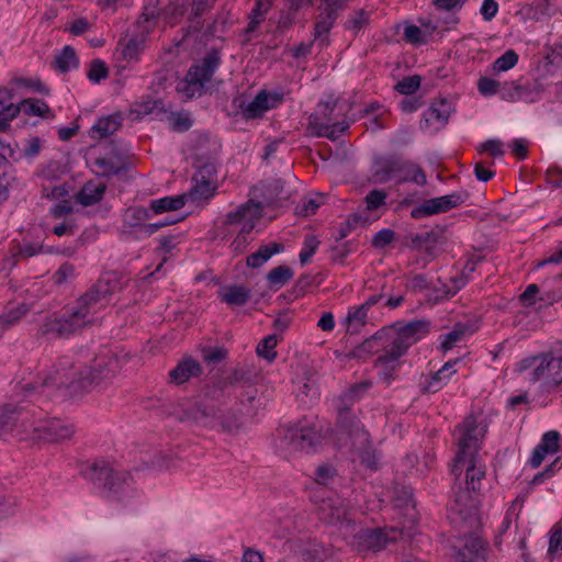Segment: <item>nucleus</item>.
Returning a JSON list of instances; mask_svg holds the SVG:
<instances>
[{
  "label": "nucleus",
  "mask_w": 562,
  "mask_h": 562,
  "mask_svg": "<svg viewBox=\"0 0 562 562\" xmlns=\"http://www.w3.org/2000/svg\"><path fill=\"white\" fill-rule=\"evenodd\" d=\"M119 362L112 358H100L93 367L75 369L72 361L64 357L41 382L26 383L21 390L33 403L42 404V400L52 398L60 387L82 393L105 385L115 376Z\"/></svg>",
  "instance_id": "obj_1"
},
{
  "label": "nucleus",
  "mask_w": 562,
  "mask_h": 562,
  "mask_svg": "<svg viewBox=\"0 0 562 562\" xmlns=\"http://www.w3.org/2000/svg\"><path fill=\"white\" fill-rule=\"evenodd\" d=\"M117 288V282L110 279L98 280L77 301L69 313L45 317L38 328L44 337H66L77 333L93 322L94 315L110 303L111 296Z\"/></svg>",
  "instance_id": "obj_2"
},
{
  "label": "nucleus",
  "mask_w": 562,
  "mask_h": 562,
  "mask_svg": "<svg viewBox=\"0 0 562 562\" xmlns=\"http://www.w3.org/2000/svg\"><path fill=\"white\" fill-rule=\"evenodd\" d=\"M430 323L426 319H417L392 329H383L384 338H381L382 353L376 358L374 366L379 370L380 379L390 384L395 379V372L400 367V358L429 333Z\"/></svg>",
  "instance_id": "obj_3"
},
{
  "label": "nucleus",
  "mask_w": 562,
  "mask_h": 562,
  "mask_svg": "<svg viewBox=\"0 0 562 562\" xmlns=\"http://www.w3.org/2000/svg\"><path fill=\"white\" fill-rule=\"evenodd\" d=\"M371 386L369 382L356 383L345 391L337 405L338 417L336 423L337 437L344 445H349L356 451L367 450L370 446V435L364 430L361 422L351 414L349 406L361 398Z\"/></svg>",
  "instance_id": "obj_4"
},
{
  "label": "nucleus",
  "mask_w": 562,
  "mask_h": 562,
  "mask_svg": "<svg viewBox=\"0 0 562 562\" xmlns=\"http://www.w3.org/2000/svg\"><path fill=\"white\" fill-rule=\"evenodd\" d=\"M211 392L206 391L203 395H198L189 400H184L177 407L173 414L181 423L193 426L222 428L232 431L237 427L234 415L225 414L218 409L212 402Z\"/></svg>",
  "instance_id": "obj_5"
},
{
  "label": "nucleus",
  "mask_w": 562,
  "mask_h": 562,
  "mask_svg": "<svg viewBox=\"0 0 562 562\" xmlns=\"http://www.w3.org/2000/svg\"><path fill=\"white\" fill-rule=\"evenodd\" d=\"M90 479L106 498L119 503H127L137 495L132 474L114 469L110 462L98 460L91 467Z\"/></svg>",
  "instance_id": "obj_6"
},
{
  "label": "nucleus",
  "mask_w": 562,
  "mask_h": 562,
  "mask_svg": "<svg viewBox=\"0 0 562 562\" xmlns=\"http://www.w3.org/2000/svg\"><path fill=\"white\" fill-rule=\"evenodd\" d=\"M515 371L530 383H541L546 392H552V387L562 383V360L557 357V350L524 358L517 362Z\"/></svg>",
  "instance_id": "obj_7"
},
{
  "label": "nucleus",
  "mask_w": 562,
  "mask_h": 562,
  "mask_svg": "<svg viewBox=\"0 0 562 562\" xmlns=\"http://www.w3.org/2000/svg\"><path fill=\"white\" fill-rule=\"evenodd\" d=\"M341 110L342 106L338 104L337 100L321 101L315 113L308 117V133L336 140L341 133L349 128L348 122L339 121V117L344 116V113H340Z\"/></svg>",
  "instance_id": "obj_8"
},
{
  "label": "nucleus",
  "mask_w": 562,
  "mask_h": 562,
  "mask_svg": "<svg viewBox=\"0 0 562 562\" xmlns=\"http://www.w3.org/2000/svg\"><path fill=\"white\" fill-rule=\"evenodd\" d=\"M373 177L376 182L384 183L396 179L398 183L414 182L425 186L427 178L423 169L413 161L400 157H382L375 160Z\"/></svg>",
  "instance_id": "obj_9"
},
{
  "label": "nucleus",
  "mask_w": 562,
  "mask_h": 562,
  "mask_svg": "<svg viewBox=\"0 0 562 562\" xmlns=\"http://www.w3.org/2000/svg\"><path fill=\"white\" fill-rule=\"evenodd\" d=\"M220 63L221 58L216 52L207 54L198 64L190 67L186 78L178 83L177 91L187 99L201 95L205 85L211 81L220 66Z\"/></svg>",
  "instance_id": "obj_10"
},
{
  "label": "nucleus",
  "mask_w": 562,
  "mask_h": 562,
  "mask_svg": "<svg viewBox=\"0 0 562 562\" xmlns=\"http://www.w3.org/2000/svg\"><path fill=\"white\" fill-rule=\"evenodd\" d=\"M321 432L306 420L279 430L280 448L288 452H310L321 442Z\"/></svg>",
  "instance_id": "obj_11"
},
{
  "label": "nucleus",
  "mask_w": 562,
  "mask_h": 562,
  "mask_svg": "<svg viewBox=\"0 0 562 562\" xmlns=\"http://www.w3.org/2000/svg\"><path fill=\"white\" fill-rule=\"evenodd\" d=\"M458 451L454 459L460 463L464 458L477 457L481 440L484 437L485 429L480 427L474 416H468L463 423L457 427Z\"/></svg>",
  "instance_id": "obj_12"
},
{
  "label": "nucleus",
  "mask_w": 562,
  "mask_h": 562,
  "mask_svg": "<svg viewBox=\"0 0 562 562\" xmlns=\"http://www.w3.org/2000/svg\"><path fill=\"white\" fill-rule=\"evenodd\" d=\"M469 198L467 191H457L447 195L425 200L411 211V216L415 220L447 213L450 210L463 204Z\"/></svg>",
  "instance_id": "obj_13"
},
{
  "label": "nucleus",
  "mask_w": 562,
  "mask_h": 562,
  "mask_svg": "<svg viewBox=\"0 0 562 562\" xmlns=\"http://www.w3.org/2000/svg\"><path fill=\"white\" fill-rule=\"evenodd\" d=\"M282 101L283 97L281 93L261 90L251 101L246 102L239 98L234 100V104L238 108L241 116L249 121L261 117L267 111L281 104Z\"/></svg>",
  "instance_id": "obj_14"
},
{
  "label": "nucleus",
  "mask_w": 562,
  "mask_h": 562,
  "mask_svg": "<svg viewBox=\"0 0 562 562\" xmlns=\"http://www.w3.org/2000/svg\"><path fill=\"white\" fill-rule=\"evenodd\" d=\"M348 0H322L319 14L314 27V41L319 46L328 45V33L333 29L338 14L347 5Z\"/></svg>",
  "instance_id": "obj_15"
},
{
  "label": "nucleus",
  "mask_w": 562,
  "mask_h": 562,
  "mask_svg": "<svg viewBox=\"0 0 562 562\" xmlns=\"http://www.w3.org/2000/svg\"><path fill=\"white\" fill-rule=\"evenodd\" d=\"M319 519L327 525H339L345 529L344 536L348 537L356 530L353 520L349 517V506L341 498H328L319 507Z\"/></svg>",
  "instance_id": "obj_16"
},
{
  "label": "nucleus",
  "mask_w": 562,
  "mask_h": 562,
  "mask_svg": "<svg viewBox=\"0 0 562 562\" xmlns=\"http://www.w3.org/2000/svg\"><path fill=\"white\" fill-rule=\"evenodd\" d=\"M193 186L187 195L192 201L209 200L217 189V169L213 162L204 164L192 178Z\"/></svg>",
  "instance_id": "obj_17"
},
{
  "label": "nucleus",
  "mask_w": 562,
  "mask_h": 562,
  "mask_svg": "<svg viewBox=\"0 0 562 562\" xmlns=\"http://www.w3.org/2000/svg\"><path fill=\"white\" fill-rule=\"evenodd\" d=\"M33 439L44 442H59L70 438L75 429L71 424L57 418H46L32 425Z\"/></svg>",
  "instance_id": "obj_18"
},
{
  "label": "nucleus",
  "mask_w": 562,
  "mask_h": 562,
  "mask_svg": "<svg viewBox=\"0 0 562 562\" xmlns=\"http://www.w3.org/2000/svg\"><path fill=\"white\" fill-rule=\"evenodd\" d=\"M403 536V530L397 527L390 529H361L355 533V544L358 550H381L390 541H395Z\"/></svg>",
  "instance_id": "obj_19"
},
{
  "label": "nucleus",
  "mask_w": 562,
  "mask_h": 562,
  "mask_svg": "<svg viewBox=\"0 0 562 562\" xmlns=\"http://www.w3.org/2000/svg\"><path fill=\"white\" fill-rule=\"evenodd\" d=\"M261 203L248 201L228 212L224 220L226 226H238L241 232H252L261 216Z\"/></svg>",
  "instance_id": "obj_20"
},
{
  "label": "nucleus",
  "mask_w": 562,
  "mask_h": 562,
  "mask_svg": "<svg viewBox=\"0 0 562 562\" xmlns=\"http://www.w3.org/2000/svg\"><path fill=\"white\" fill-rule=\"evenodd\" d=\"M465 471V485L468 490L477 492L481 486V481L485 476V469L480 464L477 457L464 458L460 463L454 459L451 472L456 476H460Z\"/></svg>",
  "instance_id": "obj_21"
},
{
  "label": "nucleus",
  "mask_w": 562,
  "mask_h": 562,
  "mask_svg": "<svg viewBox=\"0 0 562 562\" xmlns=\"http://www.w3.org/2000/svg\"><path fill=\"white\" fill-rule=\"evenodd\" d=\"M486 554V542L477 535H470L464 538L462 549L458 552L460 562H484Z\"/></svg>",
  "instance_id": "obj_22"
},
{
  "label": "nucleus",
  "mask_w": 562,
  "mask_h": 562,
  "mask_svg": "<svg viewBox=\"0 0 562 562\" xmlns=\"http://www.w3.org/2000/svg\"><path fill=\"white\" fill-rule=\"evenodd\" d=\"M560 435L551 430L546 432L539 445L533 449L529 463L532 468H538L548 454H553L559 450Z\"/></svg>",
  "instance_id": "obj_23"
},
{
  "label": "nucleus",
  "mask_w": 562,
  "mask_h": 562,
  "mask_svg": "<svg viewBox=\"0 0 562 562\" xmlns=\"http://www.w3.org/2000/svg\"><path fill=\"white\" fill-rule=\"evenodd\" d=\"M202 373L201 364L191 357H187L178 362L176 368L169 372L170 382L180 385L192 376H199Z\"/></svg>",
  "instance_id": "obj_24"
},
{
  "label": "nucleus",
  "mask_w": 562,
  "mask_h": 562,
  "mask_svg": "<svg viewBox=\"0 0 562 562\" xmlns=\"http://www.w3.org/2000/svg\"><path fill=\"white\" fill-rule=\"evenodd\" d=\"M105 190V183L88 181L76 194V202H78L82 206L95 205L103 199Z\"/></svg>",
  "instance_id": "obj_25"
},
{
  "label": "nucleus",
  "mask_w": 562,
  "mask_h": 562,
  "mask_svg": "<svg viewBox=\"0 0 562 562\" xmlns=\"http://www.w3.org/2000/svg\"><path fill=\"white\" fill-rule=\"evenodd\" d=\"M451 108L446 100H439L431 103V105L424 113V121L422 127H428L431 124L445 125L450 116Z\"/></svg>",
  "instance_id": "obj_26"
},
{
  "label": "nucleus",
  "mask_w": 562,
  "mask_h": 562,
  "mask_svg": "<svg viewBox=\"0 0 562 562\" xmlns=\"http://www.w3.org/2000/svg\"><path fill=\"white\" fill-rule=\"evenodd\" d=\"M458 360L446 362L441 369L434 373L430 379L424 384L423 390L428 393H436L446 385L451 376L456 373L453 370Z\"/></svg>",
  "instance_id": "obj_27"
},
{
  "label": "nucleus",
  "mask_w": 562,
  "mask_h": 562,
  "mask_svg": "<svg viewBox=\"0 0 562 562\" xmlns=\"http://www.w3.org/2000/svg\"><path fill=\"white\" fill-rule=\"evenodd\" d=\"M475 329L470 323H457L449 333L441 336V349L443 351L452 349L465 337L471 336Z\"/></svg>",
  "instance_id": "obj_28"
},
{
  "label": "nucleus",
  "mask_w": 562,
  "mask_h": 562,
  "mask_svg": "<svg viewBox=\"0 0 562 562\" xmlns=\"http://www.w3.org/2000/svg\"><path fill=\"white\" fill-rule=\"evenodd\" d=\"M284 250V246L280 243H270L261 246L257 251L249 255L246 259V265L249 268H260L263 266L273 255L280 254Z\"/></svg>",
  "instance_id": "obj_29"
},
{
  "label": "nucleus",
  "mask_w": 562,
  "mask_h": 562,
  "mask_svg": "<svg viewBox=\"0 0 562 562\" xmlns=\"http://www.w3.org/2000/svg\"><path fill=\"white\" fill-rule=\"evenodd\" d=\"M97 173L110 178L117 176L127 169V164L124 159L119 157H100L94 160Z\"/></svg>",
  "instance_id": "obj_30"
},
{
  "label": "nucleus",
  "mask_w": 562,
  "mask_h": 562,
  "mask_svg": "<svg viewBox=\"0 0 562 562\" xmlns=\"http://www.w3.org/2000/svg\"><path fill=\"white\" fill-rule=\"evenodd\" d=\"M13 90L9 88H0V122L9 124L20 112V103L13 102Z\"/></svg>",
  "instance_id": "obj_31"
},
{
  "label": "nucleus",
  "mask_w": 562,
  "mask_h": 562,
  "mask_svg": "<svg viewBox=\"0 0 562 562\" xmlns=\"http://www.w3.org/2000/svg\"><path fill=\"white\" fill-rule=\"evenodd\" d=\"M23 409V407L12 403L0 407V435L13 429L20 419Z\"/></svg>",
  "instance_id": "obj_32"
},
{
  "label": "nucleus",
  "mask_w": 562,
  "mask_h": 562,
  "mask_svg": "<svg viewBox=\"0 0 562 562\" xmlns=\"http://www.w3.org/2000/svg\"><path fill=\"white\" fill-rule=\"evenodd\" d=\"M160 0H145L144 11L136 22L137 27L143 26L144 33H149L159 15Z\"/></svg>",
  "instance_id": "obj_33"
},
{
  "label": "nucleus",
  "mask_w": 562,
  "mask_h": 562,
  "mask_svg": "<svg viewBox=\"0 0 562 562\" xmlns=\"http://www.w3.org/2000/svg\"><path fill=\"white\" fill-rule=\"evenodd\" d=\"M475 493L476 492H472V490H468L467 487L464 490L460 487L459 491L456 492L452 510L461 515L471 514L476 507Z\"/></svg>",
  "instance_id": "obj_34"
},
{
  "label": "nucleus",
  "mask_w": 562,
  "mask_h": 562,
  "mask_svg": "<svg viewBox=\"0 0 562 562\" xmlns=\"http://www.w3.org/2000/svg\"><path fill=\"white\" fill-rule=\"evenodd\" d=\"M187 195L165 196L161 199L153 200L150 202V210L155 214H160L168 211H178L186 204Z\"/></svg>",
  "instance_id": "obj_35"
},
{
  "label": "nucleus",
  "mask_w": 562,
  "mask_h": 562,
  "mask_svg": "<svg viewBox=\"0 0 562 562\" xmlns=\"http://www.w3.org/2000/svg\"><path fill=\"white\" fill-rule=\"evenodd\" d=\"M385 333L379 330L372 337L366 339L362 344L357 346L351 352L350 357L352 358H362L364 356L372 355L374 352L382 351L381 348V338H384Z\"/></svg>",
  "instance_id": "obj_36"
},
{
  "label": "nucleus",
  "mask_w": 562,
  "mask_h": 562,
  "mask_svg": "<svg viewBox=\"0 0 562 562\" xmlns=\"http://www.w3.org/2000/svg\"><path fill=\"white\" fill-rule=\"evenodd\" d=\"M368 310L361 304L349 308L348 314L345 318L347 331L356 334L367 323Z\"/></svg>",
  "instance_id": "obj_37"
},
{
  "label": "nucleus",
  "mask_w": 562,
  "mask_h": 562,
  "mask_svg": "<svg viewBox=\"0 0 562 562\" xmlns=\"http://www.w3.org/2000/svg\"><path fill=\"white\" fill-rule=\"evenodd\" d=\"M121 124L122 117L120 114L110 115L98 120V122L92 126V132L98 134L99 138H103L116 132Z\"/></svg>",
  "instance_id": "obj_38"
},
{
  "label": "nucleus",
  "mask_w": 562,
  "mask_h": 562,
  "mask_svg": "<svg viewBox=\"0 0 562 562\" xmlns=\"http://www.w3.org/2000/svg\"><path fill=\"white\" fill-rule=\"evenodd\" d=\"M137 29L139 30L138 34L130 38L122 47L121 54L126 60L137 59L144 47L145 36L147 33L143 32V26Z\"/></svg>",
  "instance_id": "obj_39"
},
{
  "label": "nucleus",
  "mask_w": 562,
  "mask_h": 562,
  "mask_svg": "<svg viewBox=\"0 0 562 562\" xmlns=\"http://www.w3.org/2000/svg\"><path fill=\"white\" fill-rule=\"evenodd\" d=\"M78 64L77 54L71 46H65L54 59V67L63 74L77 68Z\"/></svg>",
  "instance_id": "obj_40"
},
{
  "label": "nucleus",
  "mask_w": 562,
  "mask_h": 562,
  "mask_svg": "<svg viewBox=\"0 0 562 562\" xmlns=\"http://www.w3.org/2000/svg\"><path fill=\"white\" fill-rule=\"evenodd\" d=\"M149 218V212L145 207L142 206H132L128 207L123 215L124 226L127 227H138L140 233H143V226L146 220Z\"/></svg>",
  "instance_id": "obj_41"
},
{
  "label": "nucleus",
  "mask_w": 562,
  "mask_h": 562,
  "mask_svg": "<svg viewBox=\"0 0 562 562\" xmlns=\"http://www.w3.org/2000/svg\"><path fill=\"white\" fill-rule=\"evenodd\" d=\"M438 238L439 235L435 231L411 234L406 238V245L412 249L419 250L424 247H431L438 241Z\"/></svg>",
  "instance_id": "obj_42"
},
{
  "label": "nucleus",
  "mask_w": 562,
  "mask_h": 562,
  "mask_svg": "<svg viewBox=\"0 0 562 562\" xmlns=\"http://www.w3.org/2000/svg\"><path fill=\"white\" fill-rule=\"evenodd\" d=\"M21 111L27 115L49 117L54 116L48 104L40 99H24L20 102Z\"/></svg>",
  "instance_id": "obj_43"
},
{
  "label": "nucleus",
  "mask_w": 562,
  "mask_h": 562,
  "mask_svg": "<svg viewBox=\"0 0 562 562\" xmlns=\"http://www.w3.org/2000/svg\"><path fill=\"white\" fill-rule=\"evenodd\" d=\"M293 278V270L288 266H279L267 274V281L271 289L279 290Z\"/></svg>",
  "instance_id": "obj_44"
},
{
  "label": "nucleus",
  "mask_w": 562,
  "mask_h": 562,
  "mask_svg": "<svg viewBox=\"0 0 562 562\" xmlns=\"http://www.w3.org/2000/svg\"><path fill=\"white\" fill-rule=\"evenodd\" d=\"M249 297V289L243 285H232L222 294V301L229 305H244Z\"/></svg>",
  "instance_id": "obj_45"
},
{
  "label": "nucleus",
  "mask_w": 562,
  "mask_h": 562,
  "mask_svg": "<svg viewBox=\"0 0 562 562\" xmlns=\"http://www.w3.org/2000/svg\"><path fill=\"white\" fill-rule=\"evenodd\" d=\"M548 557L553 560L562 554V527L554 524L549 531Z\"/></svg>",
  "instance_id": "obj_46"
},
{
  "label": "nucleus",
  "mask_w": 562,
  "mask_h": 562,
  "mask_svg": "<svg viewBox=\"0 0 562 562\" xmlns=\"http://www.w3.org/2000/svg\"><path fill=\"white\" fill-rule=\"evenodd\" d=\"M393 504L397 508L405 509L406 512L414 510L413 493L409 487H396L393 495ZM408 515V513H406ZM413 518V515L409 514Z\"/></svg>",
  "instance_id": "obj_47"
},
{
  "label": "nucleus",
  "mask_w": 562,
  "mask_h": 562,
  "mask_svg": "<svg viewBox=\"0 0 562 562\" xmlns=\"http://www.w3.org/2000/svg\"><path fill=\"white\" fill-rule=\"evenodd\" d=\"M312 4V0H288V11H282L279 19V26L288 27L291 25L294 14L302 8Z\"/></svg>",
  "instance_id": "obj_48"
},
{
  "label": "nucleus",
  "mask_w": 562,
  "mask_h": 562,
  "mask_svg": "<svg viewBox=\"0 0 562 562\" xmlns=\"http://www.w3.org/2000/svg\"><path fill=\"white\" fill-rule=\"evenodd\" d=\"M278 344V337L276 335H269L265 337L257 346V355L260 358L272 362L277 358L276 347Z\"/></svg>",
  "instance_id": "obj_49"
},
{
  "label": "nucleus",
  "mask_w": 562,
  "mask_h": 562,
  "mask_svg": "<svg viewBox=\"0 0 562 562\" xmlns=\"http://www.w3.org/2000/svg\"><path fill=\"white\" fill-rule=\"evenodd\" d=\"M370 223V218L367 215H362L360 212L352 213L344 224H341L337 240L344 239L349 235L351 229L356 228L358 225H367Z\"/></svg>",
  "instance_id": "obj_50"
},
{
  "label": "nucleus",
  "mask_w": 562,
  "mask_h": 562,
  "mask_svg": "<svg viewBox=\"0 0 562 562\" xmlns=\"http://www.w3.org/2000/svg\"><path fill=\"white\" fill-rule=\"evenodd\" d=\"M518 63V55L515 50L508 49L499 56L493 64V69L496 72L507 71Z\"/></svg>",
  "instance_id": "obj_51"
},
{
  "label": "nucleus",
  "mask_w": 562,
  "mask_h": 562,
  "mask_svg": "<svg viewBox=\"0 0 562 562\" xmlns=\"http://www.w3.org/2000/svg\"><path fill=\"white\" fill-rule=\"evenodd\" d=\"M386 193L383 190H372L366 196V209L363 211H359L362 215L368 211L378 210L380 206L385 204Z\"/></svg>",
  "instance_id": "obj_52"
},
{
  "label": "nucleus",
  "mask_w": 562,
  "mask_h": 562,
  "mask_svg": "<svg viewBox=\"0 0 562 562\" xmlns=\"http://www.w3.org/2000/svg\"><path fill=\"white\" fill-rule=\"evenodd\" d=\"M90 81L98 83L109 76L106 65L101 59H93L87 74Z\"/></svg>",
  "instance_id": "obj_53"
},
{
  "label": "nucleus",
  "mask_w": 562,
  "mask_h": 562,
  "mask_svg": "<svg viewBox=\"0 0 562 562\" xmlns=\"http://www.w3.org/2000/svg\"><path fill=\"white\" fill-rule=\"evenodd\" d=\"M540 95V88L538 86L519 85V93L513 95H508L510 100H518L525 102H535L538 100Z\"/></svg>",
  "instance_id": "obj_54"
},
{
  "label": "nucleus",
  "mask_w": 562,
  "mask_h": 562,
  "mask_svg": "<svg viewBox=\"0 0 562 562\" xmlns=\"http://www.w3.org/2000/svg\"><path fill=\"white\" fill-rule=\"evenodd\" d=\"M420 82L422 78L419 76H409L398 81L395 86V90L401 94H413L416 90L419 89Z\"/></svg>",
  "instance_id": "obj_55"
},
{
  "label": "nucleus",
  "mask_w": 562,
  "mask_h": 562,
  "mask_svg": "<svg viewBox=\"0 0 562 562\" xmlns=\"http://www.w3.org/2000/svg\"><path fill=\"white\" fill-rule=\"evenodd\" d=\"M336 475L337 470L331 464H321L315 470V482L322 485H328Z\"/></svg>",
  "instance_id": "obj_56"
},
{
  "label": "nucleus",
  "mask_w": 562,
  "mask_h": 562,
  "mask_svg": "<svg viewBox=\"0 0 562 562\" xmlns=\"http://www.w3.org/2000/svg\"><path fill=\"white\" fill-rule=\"evenodd\" d=\"M319 241L315 236H307L304 239L303 247L300 251V261L302 265H305L310 261L312 256L315 254L318 248Z\"/></svg>",
  "instance_id": "obj_57"
},
{
  "label": "nucleus",
  "mask_w": 562,
  "mask_h": 562,
  "mask_svg": "<svg viewBox=\"0 0 562 562\" xmlns=\"http://www.w3.org/2000/svg\"><path fill=\"white\" fill-rule=\"evenodd\" d=\"M369 21V15L364 10L356 11L346 21V29L359 32Z\"/></svg>",
  "instance_id": "obj_58"
},
{
  "label": "nucleus",
  "mask_w": 562,
  "mask_h": 562,
  "mask_svg": "<svg viewBox=\"0 0 562 562\" xmlns=\"http://www.w3.org/2000/svg\"><path fill=\"white\" fill-rule=\"evenodd\" d=\"M501 86L502 82L487 77L481 78L477 83L479 91L483 95L501 93Z\"/></svg>",
  "instance_id": "obj_59"
},
{
  "label": "nucleus",
  "mask_w": 562,
  "mask_h": 562,
  "mask_svg": "<svg viewBox=\"0 0 562 562\" xmlns=\"http://www.w3.org/2000/svg\"><path fill=\"white\" fill-rule=\"evenodd\" d=\"M27 313V308L24 304L20 305L15 310L0 316V326L8 327L16 323L23 315Z\"/></svg>",
  "instance_id": "obj_60"
},
{
  "label": "nucleus",
  "mask_w": 562,
  "mask_h": 562,
  "mask_svg": "<svg viewBox=\"0 0 562 562\" xmlns=\"http://www.w3.org/2000/svg\"><path fill=\"white\" fill-rule=\"evenodd\" d=\"M395 233L392 229L384 228L379 231L372 239V244L376 248H382L391 244L394 239Z\"/></svg>",
  "instance_id": "obj_61"
},
{
  "label": "nucleus",
  "mask_w": 562,
  "mask_h": 562,
  "mask_svg": "<svg viewBox=\"0 0 562 562\" xmlns=\"http://www.w3.org/2000/svg\"><path fill=\"white\" fill-rule=\"evenodd\" d=\"M480 151L488 153L493 157H501L504 155L503 143L499 139H488L481 144Z\"/></svg>",
  "instance_id": "obj_62"
},
{
  "label": "nucleus",
  "mask_w": 562,
  "mask_h": 562,
  "mask_svg": "<svg viewBox=\"0 0 562 562\" xmlns=\"http://www.w3.org/2000/svg\"><path fill=\"white\" fill-rule=\"evenodd\" d=\"M179 221H181V217H167L165 221L147 224L143 226V234L146 236H150L154 233L158 232L160 228L171 224H176Z\"/></svg>",
  "instance_id": "obj_63"
},
{
  "label": "nucleus",
  "mask_w": 562,
  "mask_h": 562,
  "mask_svg": "<svg viewBox=\"0 0 562 562\" xmlns=\"http://www.w3.org/2000/svg\"><path fill=\"white\" fill-rule=\"evenodd\" d=\"M227 356V350L224 348L205 349L203 350V359L207 363H218Z\"/></svg>",
  "instance_id": "obj_64"
}]
</instances>
